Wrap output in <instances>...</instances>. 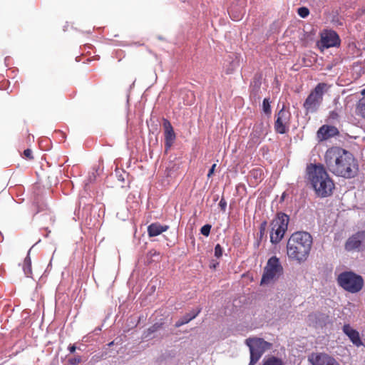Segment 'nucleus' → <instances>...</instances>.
<instances>
[{
    "label": "nucleus",
    "mask_w": 365,
    "mask_h": 365,
    "mask_svg": "<svg viewBox=\"0 0 365 365\" xmlns=\"http://www.w3.org/2000/svg\"><path fill=\"white\" fill-rule=\"evenodd\" d=\"M362 93H365V89L362 91Z\"/></svg>",
    "instance_id": "obj_35"
},
{
    "label": "nucleus",
    "mask_w": 365,
    "mask_h": 365,
    "mask_svg": "<svg viewBox=\"0 0 365 365\" xmlns=\"http://www.w3.org/2000/svg\"><path fill=\"white\" fill-rule=\"evenodd\" d=\"M262 173V170L261 169H254L251 171L252 175H253L255 177H257L258 175H261Z\"/></svg>",
    "instance_id": "obj_30"
},
{
    "label": "nucleus",
    "mask_w": 365,
    "mask_h": 365,
    "mask_svg": "<svg viewBox=\"0 0 365 365\" xmlns=\"http://www.w3.org/2000/svg\"><path fill=\"white\" fill-rule=\"evenodd\" d=\"M215 167H216V164H213L211 167V168L210 169L209 172H208V174H207V177L208 178H210L213 173H214V171H215Z\"/></svg>",
    "instance_id": "obj_31"
},
{
    "label": "nucleus",
    "mask_w": 365,
    "mask_h": 365,
    "mask_svg": "<svg viewBox=\"0 0 365 365\" xmlns=\"http://www.w3.org/2000/svg\"><path fill=\"white\" fill-rule=\"evenodd\" d=\"M23 157L26 159V160H31L34 159V155H33V152L31 149L28 148V149H26L24 151V153H23Z\"/></svg>",
    "instance_id": "obj_25"
},
{
    "label": "nucleus",
    "mask_w": 365,
    "mask_h": 365,
    "mask_svg": "<svg viewBox=\"0 0 365 365\" xmlns=\"http://www.w3.org/2000/svg\"><path fill=\"white\" fill-rule=\"evenodd\" d=\"M183 324H185V322L183 320L180 319L178 320L176 323H175V327H180L181 326H182Z\"/></svg>",
    "instance_id": "obj_32"
},
{
    "label": "nucleus",
    "mask_w": 365,
    "mask_h": 365,
    "mask_svg": "<svg viewBox=\"0 0 365 365\" xmlns=\"http://www.w3.org/2000/svg\"><path fill=\"white\" fill-rule=\"evenodd\" d=\"M212 226L209 224L203 225L200 229V232L202 235L207 237L210 233Z\"/></svg>",
    "instance_id": "obj_23"
},
{
    "label": "nucleus",
    "mask_w": 365,
    "mask_h": 365,
    "mask_svg": "<svg viewBox=\"0 0 365 365\" xmlns=\"http://www.w3.org/2000/svg\"><path fill=\"white\" fill-rule=\"evenodd\" d=\"M76 349V347L74 344L73 345H70L68 346V350L70 351L71 353H73Z\"/></svg>",
    "instance_id": "obj_33"
},
{
    "label": "nucleus",
    "mask_w": 365,
    "mask_h": 365,
    "mask_svg": "<svg viewBox=\"0 0 365 365\" xmlns=\"http://www.w3.org/2000/svg\"><path fill=\"white\" fill-rule=\"evenodd\" d=\"M364 238V232H359L350 237L345 243V250L347 251H353L358 250Z\"/></svg>",
    "instance_id": "obj_13"
},
{
    "label": "nucleus",
    "mask_w": 365,
    "mask_h": 365,
    "mask_svg": "<svg viewBox=\"0 0 365 365\" xmlns=\"http://www.w3.org/2000/svg\"><path fill=\"white\" fill-rule=\"evenodd\" d=\"M330 86L325 83H318L305 99L303 107L306 113L316 112L323 101L324 94Z\"/></svg>",
    "instance_id": "obj_6"
},
{
    "label": "nucleus",
    "mask_w": 365,
    "mask_h": 365,
    "mask_svg": "<svg viewBox=\"0 0 365 365\" xmlns=\"http://www.w3.org/2000/svg\"><path fill=\"white\" fill-rule=\"evenodd\" d=\"M222 255V248L220 244L216 245L215 247V256L217 258L221 257Z\"/></svg>",
    "instance_id": "obj_28"
},
{
    "label": "nucleus",
    "mask_w": 365,
    "mask_h": 365,
    "mask_svg": "<svg viewBox=\"0 0 365 365\" xmlns=\"http://www.w3.org/2000/svg\"><path fill=\"white\" fill-rule=\"evenodd\" d=\"M324 161L329 172L336 176L352 178L357 175V160L351 153L344 148L336 146L329 148Z\"/></svg>",
    "instance_id": "obj_1"
},
{
    "label": "nucleus",
    "mask_w": 365,
    "mask_h": 365,
    "mask_svg": "<svg viewBox=\"0 0 365 365\" xmlns=\"http://www.w3.org/2000/svg\"><path fill=\"white\" fill-rule=\"evenodd\" d=\"M340 38L337 33L333 30H324L320 34V41L317 45L321 50L336 47L340 45Z\"/></svg>",
    "instance_id": "obj_10"
},
{
    "label": "nucleus",
    "mask_w": 365,
    "mask_h": 365,
    "mask_svg": "<svg viewBox=\"0 0 365 365\" xmlns=\"http://www.w3.org/2000/svg\"><path fill=\"white\" fill-rule=\"evenodd\" d=\"M68 361L70 365H77L82 361V359L80 356H77L70 358Z\"/></svg>",
    "instance_id": "obj_26"
},
{
    "label": "nucleus",
    "mask_w": 365,
    "mask_h": 365,
    "mask_svg": "<svg viewBox=\"0 0 365 365\" xmlns=\"http://www.w3.org/2000/svg\"><path fill=\"white\" fill-rule=\"evenodd\" d=\"M309 361L312 365H339V364L332 357L326 354H312L309 357Z\"/></svg>",
    "instance_id": "obj_12"
},
{
    "label": "nucleus",
    "mask_w": 365,
    "mask_h": 365,
    "mask_svg": "<svg viewBox=\"0 0 365 365\" xmlns=\"http://www.w3.org/2000/svg\"><path fill=\"white\" fill-rule=\"evenodd\" d=\"M330 116H331L332 118H337L338 115H337V113H335V112H334V111H333V112H331V113H330Z\"/></svg>",
    "instance_id": "obj_34"
},
{
    "label": "nucleus",
    "mask_w": 365,
    "mask_h": 365,
    "mask_svg": "<svg viewBox=\"0 0 365 365\" xmlns=\"http://www.w3.org/2000/svg\"><path fill=\"white\" fill-rule=\"evenodd\" d=\"M23 269L24 272V274L27 277H30L32 274V269H31V259L29 256V254L25 257L23 264Z\"/></svg>",
    "instance_id": "obj_18"
},
{
    "label": "nucleus",
    "mask_w": 365,
    "mask_h": 365,
    "mask_svg": "<svg viewBox=\"0 0 365 365\" xmlns=\"http://www.w3.org/2000/svg\"><path fill=\"white\" fill-rule=\"evenodd\" d=\"M267 222L266 220L263 221L259 226V236L262 237L265 234V230L267 228Z\"/></svg>",
    "instance_id": "obj_27"
},
{
    "label": "nucleus",
    "mask_w": 365,
    "mask_h": 365,
    "mask_svg": "<svg viewBox=\"0 0 365 365\" xmlns=\"http://www.w3.org/2000/svg\"><path fill=\"white\" fill-rule=\"evenodd\" d=\"M283 274V267L279 259L273 256L270 257L264 268L261 284H267L276 281Z\"/></svg>",
    "instance_id": "obj_7"
},
{
    "label": "nucleus",
    "mask_w": 365,
    "mask_h": 365,
    "mask_svg": "<svg viewBox=\"0 0 365 365\" xmlns=\"http://www.w3.org/2000/svg\"><path fill=\"white\" fill-rule=\"evenodd\" d=\"M312 237L307 232H295L287 242V255L290 261L297 264L305 262L310 255Z\"/></svg>",
    "instance_id": "obj_2"
},
{
    "label": "nucleus",
    "mask_w": 365,
    "mask_h": 365,
    "mask_svg": "<svg viewBox=\"0 0 365 365\" xmlns=\"http://www.w3.org/2000/svg\"><path fill=\"white\" fill-rule=\"evenodd\" d=\"M338 285L344 290L351 294L359 292L364 287L363 277L352 271H344L336 278Z\"/></svg>",
    "instance_id": "obj_4"
},
{
    "label": "nucleus",
    "mask_w": 365,
    "mask_h": 365,
    "mask_svg": "<svg viewBox=\"0 0 365 365\" xmlns=\"http://www.w3.org/2000/svg\"><path fill=\"white\" fill-rule=\"evenodd\" d=\"M262 365H284V364L281 359L272 356L264 359Z\"/></svg>",
    "instance_id": "obj_19"
},
{
    "label": "nucleus",
    "mask_w": 365,
    "mask_h": 365,
    "mask_svg": "<svg viewBox=\"0 0 365 365\" xmlns=\"http://www.w3.org/2000/svg\"><path fill=\"white\" fill-rule=\"evenodd\" d=\"M201 312V308H198L196 311H192L191 313L187 314L185 315L182 320L185 322V324L190 322L192 319H195Z\"/></svg>",
    "instance_id": "obj_21"
},
{
    "label": "nucleus",
    "mask_w": 365,
    "mask_h": 365,
    "mask_svg": "<svg viewBox=\"0 0 365 365\" xmlns=\"http://www.w3.org/2000/svg\"><path fill=\"white\" fill-rule=\"evenodd\" d=\"M342 330L355 346L359 347L363 345L359 331L353 329L349 324H344Z\"/></svg>",
    "instance_id": "obj_14"
},
{
    "label": "nucleus",
    "mask_w": 365,
    "mask_h": 365,
    "mask_svg": "<svg viewBox=\"0 0 365 365\" xmlns=\"http://www.w3.org/2000/svg\"><path fill=\"white\" fill-rule=\"evenodd\" d=\"M307 174L317 196L326 197L332 194L334 183L323 165H308Z\"/></svg>",
    "instance_id": "obj_3"
},
{
    "label": "nucleus",
    "mask_w": 365,
    "mask_h": 365,
    "mask_svg": "<svg viewBox=\"0 0 365 365\" xmlns=\"http://www.w3.org/2000/svg\"><path fill=\"white\" fill-rule=\"evenodd\" d=\"M163 125L164 128L165 146L166 150H168L174 143L176 135L170 122L168 119H163Z\"/></svg>",
    "instance_id": "obj_11"
},
{
    "label": "nucleus",
    "mask_w": 365,
    "mask_h": 365,
    "mask_svg": "<svg viewBox=\"0 0 365 365\" xmlns=\"http://www.w3.org/2000/svg\"><path fill=\"white\" fill-rule=\"evenodd\" d=\"M297 13L302 18H306L309 14V10L307 7H300Z\"/></svg>",
    "instance_id": "obj_24"
},
{
    "label": "nucleus",
    "mask_w": 365,
    "mask_h": 365,
    "mask_svg": "<svg viewBox=\"0 0 365 365\" xmlns=\"http://www.w3.org/2000/svg\"><path fill=\"white\" fill-rule=\"evenodd\" d=\"M246 345L250 348V365H254L261 358L262 354L271 349L272 344L262 338H248L245 341Z\"/></svg>",
    "instance_id": "obj_8"
},
{
    "label": "nucleus",
    "mask_w": 365,
    "mask_h": 365,
    "mask_svg": "<svg viewBox=\"0 0 365 365\" xmlns=\"http://www.w3.org/2000/svg\"><path fill=\"white\" fill-rule=\"evenodd\" d=\"M356 114L365 119V96L361 98L356 106Z\"/></svg>",
    "instance_id": "obj_20"
},
{
    "label": "nucleus",
    "mask_w": 365,
    "mask_h": 365,
    "mask_svg": "<svg viewBox=\"0 0 365 365\" xmlns=\"http://www.w3.org/2000/svg\"><path fill=\"white\" fill-rule=\"evenodd\" d=\"M338 130L334 126L324 125L317 131V137L320 140H327L338 134Z\"/></svg>",
    "instance_id": "obj_15"
},
{
    "label": "nucleus",
    "mask_w": 365,
    "mask_h": 365,
    "mask_svg": "<svg viewBox=\"0 0 365 365\" xmlns=\"http://www.w3.org/2000/svg\"><path fill=\"white\" fill-rule=\"evenodd\" d=\"M168 227V225H161L158 222L152 223L148 227V233L149 237H155L167 231Z\"/></svg>",
    "instance_id": "obj_16"
},
{
    "label": "nucleus",
    "mask_w": 365,
    "mask_h": 365,
    "mask_svg": "<svg viewBox=\"0 0 365 365\" xmlns=\"http://www.w3.org/2000/svg\"><path fill=\"white\" fill-rule=\"evenodd\" d=\"M289 216L287 214L279 212L270 222L269 237L270 242L273 245H277L283 239L288 229Z\"/></svg>",
    "instance_id": "obj_5"
},
{
    "label": "nucleus",
    "mask_w": 365,
    "mask_h": 365,
    "mask_svg": "<svg viewBox=\"0 0 365 365\" xmlns=\"http://www.w3.org/2000/svg\"><path fill=\"white\" fill-rule=\"evenodd\" d=\"M262 109L264 113L270 114L271 113V107L269 104V98H264L262 103Z\"/></svg>",
    "instance_id": "obj_22"
},
{
    "label": "nucleus",
    "mask_w": 365,
    "mask_h": 365,
    "mask_svg": "<svg viewBox=\"0 0 365 365\" xmlns=\"http://www.w3.org/2000/svg\"><path fill=\"white\" fill-rule=\"evenodd\" d=\"M219 206L220 207L221 210L225 211L227 207V202L224 198H222L219 202Z\"/></svg>",
    "instance_id": "obj_29"
},
{
    "label": "nucleus",
    "mask_w": 365,
    "mask_h": 365,
    "mask_svg": "<svg viewBox=\"0 0 365 365\" xmlns=\"http://www.w3.org/2000/svg\"><path fill=\"white\" fill-rule=\"evenodd\" d=\"M291 116L292 115L289 110L286 109L285 106H283L276 115V120L274 125L276 133L284 134L288 131Z\"/></svg>",
    "instance_id": "obj_9"
},
{
    "label": "nucleus",
    "mask_w": 365,
    "mask_h": 365,
    "mask_svg": "<svg viewBox=\"0 0 365 365\" xmlns=\"http://www.w3.org/2000/svg\"><path fill=\"white\" fill-rule=\"evenodd\" d=\"M162 323H155L147 329L143 334V338L145 339H151L154 338V333L162 329Z\"/></svg>",
    "instance_id": "obj_17"
}]
</instances>
